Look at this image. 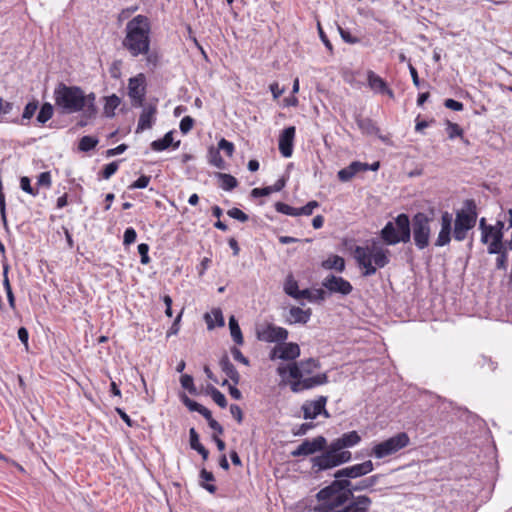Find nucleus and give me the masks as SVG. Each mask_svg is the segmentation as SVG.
I'll list each match as a JSON object with an SVG mask.
<instances>
[{
	"label": "nucleus",
	"instance_id": "obj_50",
	"mask_svg": "<svg viewBox=\"0 0 512 512\" xmlns=\"http://www.w3.org/2000/svg\"><path fill=\"white\" fill-rule=\"evenodd\" d=\"M20 187L24 192L32 196H36L38 194V190L32 187L30 178L27 176H22L20 178Z\"/></svg>",
	"mask_w": 512,
	"mask_h": 512
},
{
	"label": "nucleus",
	"instance_id": "obj_34",
	"mask_svg": "<svg viewBox=\"0 0 512 512\" xmlns=\"http://www.w3.org/2000/svg\"><path fill=\"white\" fill-rule=\"evenodd\" d=\"M200 478H201V482H200V486L202 488H204L205 490H207L209 493L211 494H214L217 490V487L213 484H210V483H206V482H213L215 480V477L213 475L212 472L206 470L205 468H203L201 471H200V474H199Z\"/></svg>",
	"mask_w": 512,
	"mask_h": 512
},
{
	"label": "nucleus",
	"instance_id": "obj_11",
	"mask_svg": "<svg viewBox=\"0 0 512 512\" xmlns=\"http://www.w3.org/2000/svg\"><path fill=\"white\" fill-rule=\"evenodd\" d=\"M290 382V389L294 393H299L304 390H309L317 386H321L328 383L327 373H320L312 377L307 378H292Z\"/></svg>",
	"mask_w": 512,
	"mask_h": 512
},
{
	"label": "nucleus",
	"instance_id": "obj_41",
	"mask_svg": "<svg viewBox=\"0 0 512 512\" xmlns=\"http://www.w3.org/2000/svg\"><path fill=\"white\" fill-rule=\"evenodd\" d=\"M505 250H509L508 241H503L500 239L493 238L487 247V252L489 254H499L504 252Z\"/></svg>",
	"mask_w": 512,
	"mask_h": 512
},
{
	"label": "nucleus",
	"instance_id": "obj_20",
	"mask_svg": "<svg viewBox=\"0 0 512 512\" xmlns=\"http://www.w3.org/2000/svg\"><path fill=\"white\" fill-rule=\"evenodd\" d=\"M156 113L157 107L155 105L150 104L145 106L139 116L136 133L152 128L155 122Z\"/></svg>",
	"mask_w": 512,
	"mask_h": 512
},
{
	"label": "nucleus",
	"instance_id": "obj_61",
	"mask_svg": "<svg viewBox=\"0 0 512 512\" xmlns=\"http://www.w3.org/2000/svg\"><path fill=\"white\" fill-rule=\"evenodd\" d=\"M272 193V189L270 186L262 187V188H254L251 190V197L258 198L263 196H269Z\"/></svg>",
	"mask_w": 512,
	"mask_h": 512
},
{
	"label": "nucleus",
	"instance_id": "obj_26",
	"mask_svg": "<svg viewBox=\"0 0 512 512\" xmlns=\"http://www.w3.org/2000/svg\"><path fill=\"white\" fill-rule=\"evenodd\" d=\"M179 145L180 141L173 143V131H169L161 139L152 141L150 147L153 151L160 152L168 149L170 146L178 148Z\"/></svg>",
	"mask_w": 512,
	"mask_h": 512
},
{
	"label": "nucleus",
	"instance_id": "obj_27",
	"mask_svg": "<svg viewBox=\"0 0 512 512\" xmlns=\"http://www.w3.org/2000/svg\"><path fill=\"white\" fill-rule=\"evenodd\" d=\"M372 262L377 268H383L390 262L389 250L375 244L372 246Z\"/></svg>",
	"mask_w": 512,
	"mask_h": 512
},
{
	"label": "nucleus",
	"instance_id": "obj_42",
	"mask_svg": "<svg viewBox=\"0 0 512 512\" xmlns=\"http://www.w3.org/2000/svg\"><path fill=\"white\" fill-rule=\"evenodd\" d=\"M209 163L219 169H225V161L218 149L211 147L208 151Z\"/></svg>",
	"mask_w": 512,
	"mask_h": 512
},
{
	"label": "nucleus",
	"instance_id": "obj_21",
	"mask_svg": "<svg viewBox=\"0 0 512 512\" xmlns=\"http://www.w3.org/2000/svg\"><path fill=\"white\" fill-rule=\"evenodd\" d=\"M343 78L345 82L349 83L355 88H361L367 82V71L363 72L360 69L353 70L347 68L343 71Z\"/></svg>",
	"mask_w": 512,
	"mask_h": 512
},
{
	"label": "nucleus",
	"instance_id": "obj_13",
	"mask_svg": "<svg viewBox=\"0 0 512 512\" xmlns=\"http://www.w3.org/2000/svg\"><path fill=\"white\" fill-rule=\"evenodd\" d=\"M288 335L287 329L272 323H268L261 331H257V338L268 343L284 342Z\"/></svg>",
	"mask_w": 512,
	"mask_h": 512
},
{
	"label": "nucleus",
	"instance_id": "obj_7",
	"mask_svg": "<svg viewBox=\"0 0 512 512\" xmlns=\"http://www.w3.org/2000/svg\"><path fill=\"white\" fill-rule=\"evenodd\" d=\"M433 217L424 212H417L411 219V238L418 250H424L430 245L432 235L431 224Z\"/></svg>",
	"mask_w": 512,
	"mask_h": 512
},
{
	"label": "nucleus",
	"instance_id": "obj_55",
	"mask_svg": "<svg viewBox=\"0 0 512 512\" xmlns=\"http://www.w3.org/2000/svg\"><path fill=\"white\" fill-rule=\"evenodd\" d=\"M496 258V269L497 270H507L508 267V250L497 254Z\"/></svg>",
	"mask_w": 512,
	"mask_h": 512
},
{
	"label": "nucleus",
	"instance_id": "obj_3",
	"mask_svg": "<svg viewBox=\"0 0 512 512\" xmlns=\"http://www.w3.org/2000/svg\"><path fill=\"white\" fill-rule=\"evenodd\" d=\"M123 46L134 56L145 54L149 49L150 22L146 16L137 15L126 25Z\"/></svg>",
	"mask_w": 512,
	"mask_h": 512
},
{
	"label": "nucleus",
	"instance_id": "obj_60",
	"mask_svg": "<svg viewBox=\"0 0 512 512\" xmlns=\"http://www.w3.org/2000/svg\"><path fill=\"white\" fill-rule=\"evenodd\" d=\"M231 354L234 358V360L248 366L249 365V359L243 355V353L240 351V349H238L237 347H232L231 348Z\"/></svg>",
	"mask_w": 512,
	"mask_h": 512
},
{
	"label": "nucleus",
	"instance_id": "obj_49",
	"mask_svg": "<svg viewBox=\"0 0 512 512\" xmlns=\"http://www.w3.org/2000/svg\"><path fill=\"white\" fill-rule=\"evenodd\" d=\"M227 215L233 219H236L242 223L249 220V216L239 208L233 207L227 211Z\"/></svg>",
	"mask_w": 512,
	"mask_h": 512
},
{
	"label": "nucleus",
	"instance_id": "obj_10",
	"mask_svg": "<svg viewBox=\"0 0 512 512\" xmlns=\"http://www.w3.org/2000/svg\"><path fill=\"white\" fill-rule=\"evenodd\" d=\"M321 284L322 287L325 288L330 294H340L342 296H347L353 290V286L348 280L334 274L327 275Z\"/></svg>",
	"mask_w": 512,
	"mask_h": 512
},
{
	"label": "nucleus",
	"instance_id": "obj_23",
	"mask_svg": "<svg viewBox=\"0 0 512 512\" xmlns=\"http://www.w3.org/2000/svg\"><path fill=\"white\" fill-rule=\"evenodd\" d=\"M312 315V310L310 308L303 310L300 307L293 306L289 309V318H287L286 322L289 324H306Z\"/></svg>",
	"mask_w": 512,
	"mask_h": 512
},
{
	"label": "nucleus",
	"instance_id": "obj_38",
	"mask_svg": "<svg viewBox=\"0 0 512 512\" xmlns=\"http://www.w3.org/2000/svg\"><path fill=\"white\" fill-rule=\"evenodd\" d=\"M206 393L209 394L214 402L221 408L227 407V399L225 395L219 391L216 387L213 385H208L206 389Z\"/></svg>",
	"mask_w": 512,
	"mask_h": 512
},
{
	"label": "nucleus",
	"instance_id": "obj_47",
	"mask_svg": "<svg viewBox=\"0 0 512 512\" xmlns=\"http://www.w3.org/2000/svg\"><path fill=\"white\" fill-rule=\"evenodd\" d=\"M180 383L184 389L188 390L189 393L194 394V395L197 394V390L194 385V380L191 375H188V374L182 375L180 378Z\"/></svg>",
	"mask_w": 512,
	"mask_h": 512
},
{
	"label": "nucleus",
	"instance_id": "obj_35",
	"mask_svg": "<svg viewBox=\"0 0 512 512\" xmlns=\"http://www.w3.org/2000/svg\"><path fill=\"white\" fill-rule=\"evenodd\" d=\"M355 259L360 267L365 265L367 261L372 262V247H361L356 246L355 248Z\"/></svg>",
	"mask_w": 512,
	"mask_h": 512
},
{
	"label": "nucleus",
	"instance_id": "obj_33",
	"mask_svg": "<svg viewBox=\"0 0 512 512\" xmlns=\"http://www.w3.org/2000/svg\"><path fill=\"white\" fill-rule=\"evenodd\" d=\"M216 177L220 181L219 186L225 191H231L238 185L237 179L230 174L218 172L216 173Z\"/></svg>",
	"mask_w": 512,
	"mask_h": 512
},
{
	"label": "nucleus",
	"instance_id": "obj_32",
	"mask_svg": "<svg viewBox=\"0 0 512 512\" xmlns=\"http://www.w3.org/2000/svg\"><path fill=\"white\" fill-rule=\"evenodd\" d=\"M228 324L233 341L237 345H242L244 343V338L239 323L235 316H230Z\"/></svg>",
	"mask_w": 512,
	"mask_h": 512
},
{
	"label": "nucleus",
	"instance_id": "obj_31",
	"mask_svg": "<svg viewBox=\"0 0 512 512\" xmlns=\"http://www.w3.org/2000/svg\"><path fill=\"white\" fill-rule=\"evenodd\" d=\"M86 97V104L84 109L82 110L83 116L86 119H95L96 115L98 113V109L96 106V96L94 93H90L88 95H85Z\"/></svg>",
	"mask_w": 512,
	"mask_h": 512
},
{
	"label": "nucleus",
	"instance_id": "obj_62",
	"mask_svg": "<svg viewBox=\"0 0 512 512\" xmlns=\"http://www.w3.org/2000/svg\"><path fill=\"white\" fill-rule=\"evenodd\" d=\"M189 443H190L191 449H195V448L199 447L200 445H202L199 441V434L197 433L196 429L193 427L190 428V430H189Z\"/></svg>",
	"mask_w": 512,
	"mask_h": 512
},
{
	"label": "nucleus",
	"instance_id": "obj_1",
	"mask_svg": "<svg viewBox=\"0 0 512 512\" xmlns=\"http://www.w3.org/2000/svg\"><path fill=\"white\" fill-rule=\"evenodd\" d=\"M374 470L371 460L353 464L336 470L333 474L334 480L316 494L318 501L329 500L333 509H340L347 505L354 495L351 494L350 479H357L366 476Z\"/></svg>",
	"mask_w": 512,
	"mask_h": 512
},
{
	"label": "nucleus",
	"instance_id": "obj_56",
	"mask_svg": "<svg viewBox=\"0 0 512 512\" xmlns=\"http://www.w3.org/2000/svg\"><path fill=\"white\" fill-rule=\"evenodd\" d=\"M218 150H223L228 157H231L234 153L235 148L232 142L226 140L225 138H222L218 142Z\"/></svg>",
	"mask_w": 512,
	"mask_h": 512
},
{
	"label": "nucleus",
	"instance_id": "obj_9",
	"mask_svg": "<svg viewBox=\"0 0 512 512\" xmlns=\"http://www.w3.org/2000/svg\"><path fill=\"white\" fill-rule=\"evenodd\" d=\"M328 447L327 439L319 435L312 440L305 439L295 450L291 452L293 457L309 456L317 452L323 453Z\"/></svg>",
	"mask_w": 512,
	"mask_h": 512
},
{
	"label": "nucleus",
	"instance_id": "obj_57",
	"mask_svg": "<svg viewBox=\"0 0 512 512\" xmlns=\"http://www.w3.org/2000/svg\"><path fill=\"white\" fill-rule=\"evenodd\" d=\"M204 418L207 420L209 427L217 434L224 433L222 425L213 418L211 411Z\"/></svg>",
	"mask_w": 512,
	"mask_h": 512
},
{
	"label": "nucleus",
	"instance_id": "obj_6",
	"mask_svg": "<svg viewBox=\"0 0 512 512\" xmlns=\"http://www.w3.org/2000/svg\"><path fill=\"white\" fill-rule=\"evenodd\" d=\"M478 213L477 206L473 199L464 201V207L456 212L454 221L453 237L456 241L466 239L468 232L476 225Z\"/></svg>",
	"mask_w": 512,
	"mask_h": 512
},
{
	"label": "nucleus",
	"instance_id": "obj_63",
	"mask_svg": "<svg viewBox=\"0 0 512 512\" xmlns=\"http://www.w3.org/2000/svg\"><path fill=\"white\" fill-rule=\"evenodd\" d=\"M492 226L495 228L493 238L503 240L505 223L501 220H497L496 224Z\"/></svg>",
	"mask_w": 512,
	"mask_h": 512
},
{
	"label": "nucleus",
	"instance_id": "obj_12",
	"mask_svg": "<svg viewBox=\"0 0 512 512\" xmlns=\"http://www.w3.org/2000/svg\"><path fill=\"white\" fill-rule=\"evenodd\" d=\"M321 366L320 361L315 358H308L300 362L289 364L287 369L291 378H302L304 375L312 374Z\"/></svg>",
	"mask_w": 512,
	"mask_h": 512
},
{
	"label": "nucleus",
	"instance_id": "obj_4",
	"mask_svg": "<svg viewBox=\"0 0 512 512\" xmlns=\"http://www.w3.org/2000/svg\"><path fill=\"white\" fill-rule=\"evenodd\" d=\"M55 106L62 114L80 112L86 104L84 91L78 86L59 83L54 90Z\"/></svg>",
	"mask_w": 512,
	"mask_h": 512
},
{
	"label": "nucleus",
	"instance_id": "obj_22",
	"mask_svg": "<svg viewBox=\"0 0 512 512\" xmlns=\"http://www.w3.org/2000/svg\"><path fill=\"white\" fill-rule=\"evenodd\" d=\"M219 366L223 373L233 382L234 385L239 384L241 376L227 354H224L219 360Z\"/></svg>",
	"mask_w": 512,
	"mask_h": 512
},
{
	"label": "nucleus",
	"instance_id": "obj_5",
	"mask_svg": "<svg viewBox=\"0 0 512 512\" xmlns=\"http://www.w3.org/2000/svg\"><path fill=\"white\" fill-rule=\"evenodd\" d=\"M380 237L386 245L408 243L411 241V219L408 214L401 213L388 221L380 231Z\"/></svg>",
	"mask_w": 512,
	"mask_h": 512
},
{
	"label": "nucleus",
	"instance_id": "obj_15",
	"mask_svg": "<svg viewBox=\"0 0 512 512\" xmlns=\"http://www.w3.org/2000/svg\"><path fill=\"white\" fill-rule=\"evenodd\" d=\"M326 403H327L326 396H319L318 399H316L314 401L305 402L301 407V409L303 411L304 419L313 420L319 415H324L325 417H329V413L325 408Z\"/></svg>",
	"mask_w": 512,
	"mask_h": 512
},
{
	"label": "nucleus",
	"instance_id": "obj_59",
	"mask_svg": "<svg viewBox=\"0 0 512 512\" xmlns=\"http://www.w3.org/2000/svg\"><path fill=\"white\" fill-rule=\"evenodd\" d=\"M337 176L341 182H348L355 176V174L353 173V171L351 170V167L349 165V166L339 170L337 173Z\"/></svg>",
	"mask_w": 512,
	"mask_h": 512
},
{
	"label": "nucleus",
	"instance_id": "obj_43",
	"mask_svg": "<svg viewBox=\"0 0 512 512\" xmlns=\"http://www.w3.org/2000/svg\"><path fill=\"white\" fill-rule=\"evenodd\" d=\"M98 142L99 140L96 137L83 136L79 141L78 148L80 151L88 152L94 149L97 146Z\"/></svg>",
	"mask_w": 512,
	"mask_h": 512
},
{
	"label": "nucleus",
	"instance_id": "obj_37",
	"mask_svg": "<svg viewBox=\"0 0 512 512\" xmlns=\"http://www.w3.org/2000/svg\"><path fill=\"white\" fill-rule=\"evenodd\" d=\"M120 98L115 95V94H112L108 97H105V105H104V114L106 117H113L115 115V109L119 106L120 104Z\"/></svg>",
	"mask_w": 512,
	"mask_h": 512
},
{
	"label": "nucleus",
	"instance_id": "obj_29",
	"mask_svg": "<svg viewBox=\"0 0 512 512\" xmlns=\"http://www.w3.org/2000/svg\"><path fill=\"white\" fill-rule=\"evenodd\" d=\"M38 109V101L33 100L26 104L21 118H15L12 120L13 123L20 125H27L26 120H30Z\"/></svg>",
	"mask_w": 512,
	"mask_h": 512
},
{
	"label": "nucleus",
	"instance_id": "obj_54",
	"mask_svg": "<svg viewBox=\"0 0 512 512\" xmlns=\"http://www.w3.org/2000/svg\"><path fill=\"white\" fill-rule=\"evenodd\" d=\"M151 177L147 175H141L137 180L129 185V189H144L149 185Z\"/></svg>",
	"mask_w": 512,
	"mask_h": 512
},
{
	"label": "nucleus",
	"instance_id": "obj_28",
	"mask_svg": "<svg viewBox=\"0 0 512 512\" xmlns=\"http://www.w3.org/2000/svg\"><path fill=\"white\" fill-rule=\"evenodd\" d=\"M322 267L326 270H336L337 272H343L345 270V260L339 255H331L322 262Z\"/></svg>",
	"mask_w": 512,
	"mask_h": 512
},
{
	"label": "nucleus",
	"instance_id": "obj_46",
	"mask_svg": "<svg viewBox=\"0 0 512 512\" xmlns=\"http://www.w3.org/2000/svg\"><path fill=\"white\" fill-rule=\"evenodd\" d=\"M275 210L288 216H298L297 209L283 202L275 203Z\"/></svg>",
	"mask_w": 512,
	"mask_h": 512
},
{
	"label": "nucleus",
	"instance_id": "obj_39",
	"mask_svg": "<svg viewBox=\"0 0 512 512\" xmlns=\"http://www.w3.org/2000/svg\"><path fill=\"white\" fill-rule=\"evenodd\" d=\"M53 106L46 102L41 107L37 114L36 120L38 124L44 125L48 120H50L53 116Z\"/></svg>",
	"mask_w": 512,
	"mask_h": 512
},
{
	"label": "nucleus",
	"instance_id": "obj_18",
	"mask_svg": "<svg viewBox=\"0 0 512 512\" xmlns=\"http://www.w3.org/2000/svg\"><path fill=\"white\" fill-rule=\"evenodd\" d=\"M295 133L296 128L294 126H289L283 129L279 135V151L281 155L285 158H289L292 156Z\"/></svg>",
	"mask_w": 512,
	"mask_h": 512
},
{
	"label": "nucleus",
	"instance_id": "obj_40",
	"mask_svg": "<svg viewBox=\"0 0 512 512\" xmlns=\"http://www.w3.org/2000/svg\"><path fill=\"white\" fill-rule=\"evenodd\" d=\"M284 292L294 299L298 296V282L294 279L292 275H288L287 278L285 279Z\"/></svg>",
	"mask_w": 512,
	"mask_h": 512
},
{
	"label": "nucleus",
	"instance_id": "obj_17",
	"mask_svg": "<svg viewBox=\"0 0 512 512\" xmlns=\"http://www.w3.org/2000/svg\"><path fill=\"white\" fill-rule=\"evenodd\" d=\"M367 85L376 94L387 95L390 99L395 98L392 89L389 88L387 82L372 70L367 71Z\"/></svg>",
	"mask_w": 512,
	"mask_h": 512
},
{
	"label": "nucleus",
	"instance_id": "obj_53",
	"mask_svg": "<svg viewBox=\"0 0 512 512\" xmlns=\"http://www.w3.org/2000/svg\"><path fill=\"white\" fill-rule=\"evenodd\" d=\"M136 238H137L136 230L133 227L126 228V230L124 231V235H123V245L129 246V245L133 244L136 241Z\"/></svg>",
	"mask_w": 512,
	"mask_h": 512
},
{
	"label": "nucleus",
	"instance_id": "obj_58",
	"mask_svg": "<svg viewBox=\"0 0 512 512\" xmlns=\"http://www.w3.org/2000/svg\"><path fill=\"white\" fill-rule=\"evenodd\" d=\"M193 125L194 119L191 116H185L181 119L179 128L183 134H187L193 128Z\"/></svg>",
	"mask_w": 512,
	"mask_h": 512
},
{
	"label": "nucleus",
	"instance_id": "obj_14",
	"mask_svg": "<svg viewBox=\"0 0 512 512\" xmlns=\"http://www.w3.org/2000/svg\"><path fill=\"white\" fill-rule=\"evenodd\" d=\"M145 77L139 74L136 77L130 78L128 84V94L132 99L133 107L143 106L145 97Z\"/></svg>",
	"mask_w": 512,
	"mask_h": 512
},
{
	"label": "nucleus",
	"instance_id": "obj_24",
	"mask_svg": "<svg viewBox=\"0 0 512 512\" xmlns=\"http://www.w3.org/2000/svg\"><path fill=\"white\" fill-rule=\"evenodd\" d=\"M280 353L278 355V359L290 361L295 360L300 356V347L297 343L294 342H281L280 344Z\"/></svg>",
	"mask_w": 512,
	"mask_h": 512
},
{
	"label": "nucleus",
	"instance_id": "obj_36",
	"mask_svg": "<svg viewBox=\"0 0 512 512\" xmlns=\"http://www.w3.org/2000/svg\"><path fill=\"white\" fill-rule=\"evenodd\" d=\"M181 400L183 402V404L190 410V411H193V412H198L199 414H201L203 417H205L209 412L210 410L208 408H206L205 406L201 405L200 403L190 399L187 395L183 394V396L181 397Z\"/></svg>",
	"mask_w": 512,
	"mask_h": 512
},
{
	"label": "nucleus",
	"instance_id": "obj_48",
	"mask_svg": "<svg viewBox=\"0 0 512 512\" xmlns=\"http://www.w3.org/2000/svg\"><path fill=\"white\" fill-rule=\"evenodd\" d=\"M413 84L418 88H428L430 85L426 81H421L415 66H408Z\"/></svg>",
	"mask_w": 512,
	"mask_h": 512
},
{
	"label": "nucleus",
	"instance_id": "obj_19",
	"mask_svg": "<svg viewBox=\"0 0 512 512\" xmlns=\"http://www.w3.org/2000/svg\"><path fill=\"white\" fill-rule=\"evenodd\" d=\"M355 121H356V124L359 127V129L362 131V133L367 134V135H377L378 138L382 142H384V143L389 142V138L387 136H383V135L379 134L380 129L371 118L362 117V116L358 115L356 117Z\"/></svg>",
	"mask_w": 512,
	"mask_h": 512
},
{
	"label": "nucleus",
	"instance_id": "obj_64",
	"mask_svg": "<svg viewBox=\"0 0 512 512\" xmlns=\"http://www.w3.org/2000/svg\"><path fill=\"white\" fill-rule=\"evenodd\" d=\"M322 503L316 505L313 509L314 512H337L338 509H333L329 500L321 501Z\"/></svg>",
	"mask_w": 512,
	"mask_h": 512
},
{
	"label": "nucleus",
	"instance_id": "obj_25",
	"mask_svg": "<svg viewBox=\"0 0 512 512\" xmlns=\"http://www.w3.org/2000/svg\"><path fill=\"white\" fill-rule=\"evenodd\" d=\"M380 479V475H372L367 478L361 479L360 481L354 483L350 479V487H348L351 490V494L355 495V492L370 490L372 487H374Z\"/></svg>",
	"mask_w": 512,
	"mask_h": 512
},
{
	"label": "nucleus",
	"instance_id": "obj_2",
	"mask_svg": "<svg viewBox=\"0 0 512 512\" xmlns=\"http://www.w3.org/2000/svg\"><path fill=\"white\" fill-rule=\"evenodd\" d=\"M361 436L355 430L343 433L328 444L327 449L311 458V468L315 474L328 471L349 463L352 453L347 450L359 444Z\"/></svg>",
	"mask_w": 512,
	"mask_h": 512
},
{
	"label": "nucleus",
	"instance_id": "obj_45",
	"mask_svg": "<svg viewBox=\"0 0 512 512\" xmlns=\"http://www.w3.org/2000/svg\"><path fill=\"white\" fill-rule=\"evenodd\" d=\"M446 131L448 133L449 139H454L456 137H460L463 139V129L456 123H453L449 120L446 121Z\"/></svg>",
	"mask_w": 512,
	"mask_h": 512
},
{
	"label": "nucleus",
	"instance_id": "obj_51",
	"mask_svg": "<svg viewBox=\"0 0 512 512\" xmlns=\"http://www.w3.org/2000/svg\"><path fill=\"white\" fill-rule=\"evenodd\" d=\"M149 245L146 243H141L138 245V253L140 254V262L143 265H147L150 263L151 259L149 257Z\"/></svg>",
	"mask_w": 512,
	"mask_h": 512
},
{
	"label": "nucleus",
	"instance_id": "obj_44",
	"mask_svg": "<svg viewBox=\"0 0 512 512\" xmlns=\"http://www.w3.org/2000/svg\"><path fill=\"white\" fill-rule=\"evenodd\" d=\"M120 161L121 160H117L104 165L101 172L99 173V177H102L103 179H109L112 177L117 172Z\"/></svg>",
	"mask_w": 512,
	"mask_h": 512
},
{
	"label": "nucleus",
	"instance_id": "obj_52",
	"mask_svg": "<svg viewBox=\"0 0 512 512\" xmlns=\"http://www.w3.org/2000/svg\"><path fill=\"white\" fill-rule=\"evenodd\" d=\"M319 202L315 201V200H312V201H309L306 205H304L303 207H300L297 209V213H298V216L300 215H306V216H309L313 213V210L315 208H318L319 207Z\"/></svg>",
	"mask_w": 512,
	"mask_h": 512
},
{
	"label": "nucleus",
	"instance_id": "obj_30",
	"mask_svg": "<svg viewBox=\"0 0 512 512\" xmlns=\"http://www.w3.org/2000/svg\"><path fill=\"white\" fill-rule=\"evenodd\" d=\"M205 320L209 330H212L215 327L214 320L216 325L219 327H222L225 324L224 317L220 308L212 309L211 314L206 313Z\"/></svg>",
	"mask_w": 512,
	"mask_h": 512
},
{
	"label": "nucleus",
	"instance_id": "obj_8",
	"mask_svg": "<svg viewBox=\"0 0 512 512\" xmlns=\"http://www.w3.org/2000/svg\"><path fill=\"white\" fill-rule=\"evenodd\" d=\"M410 443V438L406 432H399L396 435L375 444L372 447L371 455L382 459L391 456L401 449L407 447Z\"/></svg>",
	"mask_w": 512,
	"mask_h": 512
},
{
	"label": "nucleus",
	"instance_id": "obj_16",
	"mask_svg": "<svg viewBox=\"0 0 512 512\" xmlns=\"http://www.w3.org/2000/svg\"><path fill=\"white\" fill-rule=\"evenodd\" d=\"M452 223L453 216L450 212L445 211L441 214L440 219V231L438 233L437 239L434 242V246L443 247L450 243L451 241V233H452Z\"/></svg>",
	"mask_w": 512,
	"mask_h": 512
}]
</instances>
